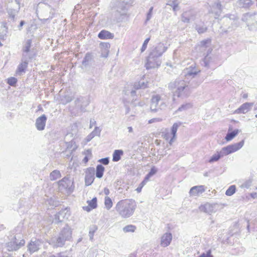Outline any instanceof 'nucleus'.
Instances as JSON below:
<instances>
[{"mask_svg":"<svg viewBox=\"0 0 257 257\" xmlns=\"http://www.w3.org/2000/svg\"><path fill=\"white\" fill-rule=\"evenodd\" d=\"M252 180L251 179H249L242 182L239 185L241 188H249L252 184Z\"/></svg>","mask_w":257,"mask_h":257,"instance_id":"nucleus-39","label":"nucleus"},{"mask_svg":"<svg viewBox=\"0 0 257 257\" xmlns=\"http://www.w3.org/2000/svg\"><path fill=\"white\" fill-rule=\"evenodd\" d=\"M162 121V119L160 118H154L149 120V123H152L155 122H160Z\"/></svg>","mask_w":257,"mask_h":257,"instance_id":"nucleus-59","label":"nucleus"},{"mask_svg":"<svg viewBox=\"0 0 257 257\" xmlns=\"http://www.w3.org/2000/svg\"><path fill=\"white\" fill-rule=\"evenodd\" d=\"M25 243V240L21 237L20 234L16 235L14 237L7 243V248L10 251H16L24 246Z\"/></svg>","mask_w":257,"mask_h":257,"instance_id":"nucleus-10","label":"nucleus"},{"mask_svg":"<svg viewBox=\"0 0 257 257\" xmlns=\"http://www.w3.org/2000/svg\"><path fill=\"white\" fill-rule=\"evenodd\" d=\"M40 245L41 241L39 240H36L34 241H31L27 246L28 250L32 254L39 250Z\"/></svg>","mask_w":257,"mask_h":257,"instance_id":"nucleus-21","label":"nucleus"},{"mask_svg":"<svg viewBox=\"0 0 257 257\" xmlns=\"http://www.w3.org/2000/svg\"><path fill=\"white\" fill-rule=\"evenodd\" d=\"M100 48H101V57H107L108 53H109V49L110 48V44L109 43H101L100 44Z\"/></svg>","mask_w":257,"mask_h":257,"instance_id":"nucleus-26","label":"nucleus"},{"mask_svg":"<svg viewBox=\"0 0 257 257\" xmlns=\"http://www.w3.org/2000/svg\"><path fill=\"white\" fill-rule=\"evenodd\" d=\"M163 97L160 96L159 94H154L152 96L150 106V109L152 112H155L158 110L159 101H162L163 100Z\"/></svg>","mask_w":257,"mask_h":257,"instance_id":"nucleus-14","label":"nucleus"},{"mask_svg":"<svg viewBox=\"0 0 257 257\" xmlns=\"http://www.w3.org/2000/svg\"><path fill=\"white\" fill-rule=\"evenodd\" d=\"M241 20L245 23L250 30H255L257 29L256 13H245L243 15Z\"/></svg>","mask_w":257,"mask_h":257,"instance_id":"nucleus-9","label":"nucleus"},{"mask_svg":"<svg viewBox=\"0 0 257 257\" xmlns=\"http://www.w3.org/2000/svg\"><path fill=\"white\" fill-rule=\"evenodd\" d=\"M211 59H211V57H210L208 55V54H207L205 57V58H204V60H203V63H204V65L205 67H209Z\"/></svg>","mask_w":257,"mask_h":257,"instance_id":"nucleus-47","label":"nucleus"},{"mask_svg":"<svg viewBox=\"0 0 257 257\" xmlns=\"http://www.w3.org/2000/svg\"><path fill=\"white\" fill-rule=\"evenodd\" d=\"M61 175L60 171L57 170L53 171L50 174V179L52 181L57 180L61 178Z\"/></svg>","mask_w":257,"mask_h":257,"instance_id":"nucleus-34","label":"nucleus"},{"mask_svg":"<svg viewBox=\"0 0 257 257\" xmlns=\"http://www.w3.org/2000/svg\"><path fill=\"white\" fill-rule=\"evenodd\" d=\"M224 3V0H218V2L216 3H214L210 8L209 10L210 13H212L215 14V18L217 19L220 16L222 8H221V3Z\"/></svg>","mask_w":257,"mask_h":257,"instance_id":"nucleus-15","label":"nucleus"},{"mask_svg":"<svg viewBox=\"0 0 257 257\" xmlns=\"http://www.w3.org/2000/svg\"><path fill=\"white\" fill-rule=\"evenodd\" d=\"M211 40L210 39L204 40L200 42L199 45L200 50L201 51L205 50L206 49L210 47Z\"/></svg>","mask_w":257,"mask_h":257,"instance_id":"nucleus-29","label":"nucleus"},{"mask_svg":"<svg viewBox=\"0 0 257 257\" xmlns=\"http://www.w3.org/2000/svg\"><path fill=\"white\" fill-rule=\"evenodd\" d=\"M96 124V121L93 119H91L90 120L89 128H92L93 125Z\"/></svg>","mask_w":257,"mask_h":257,"instance_id":"nucleus-63","label":"nucleus"},{"mask_svg":"<svg viewBox=\"0 0 257 257\" xmlns=\"http://www.w3.org/2000/svg\"><path fill=\"white\" fill-rule=\"evenodd\" d=\"M92 55L90 53H87L85 55V56L82 61L83 65L85 66L88 65L89 64V63L92 60Z\"/></svg>","mask_w":257,"mask_h":257,"instance_id":"nucleus-38","label":"nucleus"},{"mask_svg":"<svg viewBox=\"0 0 257 257\" xmlns=\"http://www.w3.org/2000/svg\"><path fill=\"white\" fill-rule=\"evenodd\" d=\"M244 145V141L242 140L239 143H235L232 145H228L225 147H223L219 152L214 154L209 159V162L210 163L216 162L219 160L220 158L223 156L228 155L231 153H234L240 149H241Z\"/></svg>","mask_w":257,"mask_h":257,"instance_id":"nucleus-3","label":"nucleus"},{"mask_svg":"<svg viewBox=\"0 0 257 257\" xmlns=\"http://www.w3.org/2000/svg\"><path fill=\"white\" fill-rule=\"evenodd\" d=\"M27 66L28 62L25 61L23 62H22L18 66V70L17 71V73L21 75L22 73L24 72L26 68L27 67Z\"/></svg>","mask_w":257,"mask_h":257,"instance_id":"nucleus-37","label":"nucleus"},{"mask_svg":"<svg viewBox=\"0 0 257 257\" xmlns=\"http://www.w3.org/2000/svg\"><path fill=\"white\" fill-rule=\"evenodd\" d=\"M39 20L42 24H48L54 17L55 11L49 5H45L40 11Z\"/></svg>","mask_w":257,"mask_h":257,"instance_id":"nucleus-7","label":"nucleus"},{"mask_svg":"<svg viewBox=\"0 0 257 257\" xmlns=\"http://www.w3.org/2000/svg\"><path fill=\"white\" fill-rule=\"evenodd\" d=\"M128 2H118L112 9V15L117 22H122L123 18L126 15V6Z\"/></svg>","mask_w":257,"mask_h":257,"instance_id":"nucleus-6","label":"nucleus"},{"mask_svg":"<svg viewBox=\"0 0 257 257\" xmlns=\"http://www.w3.org/2000/svg\"><path fill=\"white\" fill-rule=\"evenodd\" d=\"M223 26H221V33L230 32L238 27V18L235 15L227 14L222 19Z\"/></svg>","mask_w":257,"mask_h":257,"instance_id":"nucleus-5","label":"nucleus"},{"mask_svg":"<svg viewBox=\"0 0 257 257\" xmlns=\"http://www.w3.org/2000/svg\"><path fill=\"white\" fill-rule=\"evenodd\" d=\"M251 0H239L237 5L241 8H248L251 4Z\"/></svg>","mask_w":257,"mask_h":257,"instance_id":"nucleus-36","label":"nucleus"},{"mask_svg":"<svg viewBox=\"0 0 257 257\" xmlns=\"http://www.w3.org/2000/svg\"><path fill=\"white\" fill-rule=\"evenodd\" d=\"M104 205L107 210H109L112 206V201L109 197H105L104 200Z\"/></svg>","mask_w":257,"mask_h":257,"instance_id":"nucleus-42","label":"nucleus"},{"mask_svg":"<svg viewBox=\"0 0 257 257\" xmlns=\"http://www.w3.org/2000/svg\"><path fill=\"white\" fill-rule=\"evenodd\" d=\"M157 172V169L155 167H153L151 168L150 171L149 172V175H151V176L155 175Z\"/></svg>","mask_w":257,"mask_h":257,"instance_id":"nucleus-56","label":"nucleus"},{"mask_svg":"<svg viewBox=\"0 0 257 257\" xmlns=\"http://www.w3.org/2000/svg\"><path fill=\"white\" fill-rule=\"evenodd\" d=\"M101 131V130L99 127L96 126L91 134L94 137L95 136H100Z\"/></svg>","mask_w":257,"mask_h":257,"instance_id":"nucleus-48","label":"nucleus"},{"mask_svg":"<svg viewBox=\"0 0 257 257\" xmlns=\"http://www.w3.org/2000/svg\"><path fill=\"white\" fill-rule=\"evenodd\" d=\"M192 107V105L190 103H186L182 104L180 107L178 108L177 111H182L186 110Z\"/></svg>","mask_w":257,"mask_h":257,"instance_id":"nucleus-46","label":"nucleus"},{"mask_svg":"<svg viewBox=\"0 0 257 257\" xmlns=\"http://www.w3.org/2000/svg\"><path fill=\"white\" fill-rule=\"evenodd\" d=\"M150 40V38H147L144 42L143 46L141 48V52H144L147 48L148 44Z\"/></svg>","mask_w":257,"mask_h":257,"instance_id":"nucleus-53","label":"nucleus"},{"mask_svg":"<svg viewBox=\"0 0 257 257\" xmlns=\"http://www.w3.org/2000/svg\"><path fill=\"white\" fill-rule=\"evenodd\" d=\"M239 132L237 129L234 130L231 132H228L225 138L226 141L229 142L231 141Z\"/></svg>","mask_w":257,"mask_h":257,"instance_id":"nucleus-30","label":"nucleus"},{"mask_svg":"<svg viewBox=\"0 0 257 257\" xmlns=\"http://www.w3.org/2000/svg\"><path fill=\"white\" fill-rule=\"evenodd\" d=\"M205 191V188L204 186H195L190 189L189 194L191 196H197L203 193Z\"/></svg>","mask_w":257,"mask_h":257,"instance_id":"nucleus-20","label":"nucleus"},{"mask_svg":"<svg viewBox=\"0 0 257 257\" xmlns=\"http://www.w3.org/2000/svg\"><path fill=\"white\" fill-rule=\"evenodd\" d=\"M20 0H15L8 5L7 13L8 15V19L10 21L15 22L16 20V17L20 11Z\"/></svg>","mask_w":257,"mask_h":257,"instance_id":"nucleus-8","label":"nucleus"},{"mask_svg":"<svg viewBox=\"0 0 257 257\" xmlns=\"http://www.w3.org/2000/svg\"><path fill=\"white\" fill-rule=\"evenodd\" d=\"M7 37V31L4 34H3L0 35V39L1 40H5Z\"/></svg>","mask_w":257,"mask_h":257,"instance_id":"nucleus-64","label":"nucleus"},{"mask_svg":"<svg viewBox=\"0 0 257 257\" xmlns=\"http://www.w3.org/2000/svg\"><path fill=\"white\" fill-rule=\"evenodd\" d=\"M181 20L184 23H189V18L188 13L184 12L181 15Z\"/></svg>","mask_w":257,"mask_h":257,"instance_id":"nucleus-49","label":"nucleus"},{"mask_svg":"<svg viewBox=\"0 0 257 257\" xmlns=\"http://www.w3.org/2000/svg\"><path fill=\"white\" fill-rule=\"evenodd\" d=\"M199 72L195 67H190L184 70L183 73L187 77H194Z\"/></svg>","mask_w":257,"mask_h":257,"instance_id":"nucleus-24","label":"nucleus"},{"mask_svg":"<svg viewBox=\"0 0 257 257\" xmlns=\"http://www.w3.org/2000/svg\"><path fill=\"white\" fill-rule=\"evenodd\" d=\"M123 154V151L121 150H115L112 155V161L117 162L120 160L121 156Z\"/></svg>","mask_w":257,"mask_h":257,"instance_id":"nucleus-28","label":"nucleus"},{"mask_svg":"<svg viewBox=\"0 0 257 257\" xmlns=\"http://www.w3.org/2000/svg\"><path fill=\"white\" fill-rule=\"evenodd\" d=\"M136 226L133 225H127L124 226L122 230L125 233L126 232H134L136 230Z\"/></svg>","mask_w":257,"mask_h":257,"instance_id":"nucleus-40","label":"nucleus"},{"mask_svg":"<svg viewBox=\"0 0 257 257\" xmlns=\"http://www.w3.org/2000/svg\"><path fill=\"white\" fill-rule=\"evenodd\" d=\"M113 36V34L106 30H102L98 35V38L100 39H112Z\"/></svg>","mask_w":257,"mask_h":257,"instance_id":"nucleus-27","label":"nucleus"},{"mask_svg":"<svg viewBox=\"0 0 257 257\" xmlns=\"http://www.w3.org/2000/svg\"><path fill=\"white\" fill-rule=\"evenodd\" d=\"M181 122H176L173 124L171 128V134L172 135V138L170 139L169 141V144L170 145H171L172 142H174V140H175L177 131L178 130V127L181 125Z\"/></svg>","mask_w":257,"mask_h":257,"instance_id":"nucleus-25","label":"nucleus"},{"mask_svg":"<svg viewBox=\"0 0 257 257\" xmlns=\"http://www.w3.org/2000/svg\"><path fill=\"white\" fill-rule=\"evenodd\" d=\"M32 40L30 39L27 40L23 47V52L25 53H28L30 51V48L31 46Z\"/></svg>","mask_w":257,"mask_h":257,"instance_id":"nucleus-41","label":"nucleus"},{"mask_svg":"<svg viewBox=\"0 0 257 257\" xmlns=\"http://www.w3.org/2000/svg\"><path fill=\"white\" fill-rule=\"evenodd\" d=\"M186 13H188V18H189V22L191 20H194L195 18V14L192 11H189L185 12Z\"/></svg>","mask_w":257,"mask_h":257,"instance_id":"nucleus-50","label":"nucleus"},{"mask_svg":"<svg viewBox=\"0 0 257 257\" xmlns=\"http://www.w3.org/2000/svg\"><path fill=\"white\" fill-rule=\"evenodd\" d=\"M94 138V137L93 136V135L90 133V134H89L87 137L86 138L85 140H86V142H90L93 138Z\"/></svg>","mask_w":257,"mask_h":257,"instance_id":"nucleus-61","label":"nucleus"},{"mask_svg":"<svg viewBox=\"0 0 257 257\" xmlns=\"http://www.w3.org/2000/svg\"><path fill=\"white\" fill-rule=\"evenodd\" d=\"M70 214L69 209L66 208L62 209L57 214H56L54 221L55 222L59 223L62 222L63 219H67L70 216Z\"/></svg>","mask_w":257,"mask_h":257,"instance_id":"nucleus-13","label":"nucleus"},{"mask_svg":"<svg viewBox=\"0 0 257 257\" xmlns=\"http://www.w3.org/2000/svg\"><path fill=\"white\" fill-rule=\"evenodd\" d=\"M94 231H95V230H90V231L89 232V236L90 240H92L93 239Z\"/></svg>","mask_w":257,"mask_h":257,"instance_id":"nucleus-62","label":"nucleus"},{"mask_svg":"<svg viewBox=\"0 0 257 257\" xmlns=\"http://www.w3.org/2000/svg\"><path fill=\"white\" fill-rule=\"evenodd\" d=\"M168 88L173 91L174 96L185 98L188 97L191 93V89L189 82L182 78H179L168 84Z\"/></svg>","mask_w":257,"mask_h":257,"instance_id":"nucleus-1","label":"nucleus"},{"mask_svg":"<svg viewBox=\"0 0 257 257\" xmlns=\"http://www.w3.org/2000/svg\"><path fill=\"white\" fill-rule=\"evenodd\" d=\"M104 171V167L101 165H98L96 166V177L98 178H101L103 176Z\"/></svg>","mask_w":257,"mask_h":257,"instance_id":"nucleus-35","label":"nucleus"},{"mask_svg":"<svg viewBox=\"0 0 257 257\" xmlns=\"http://www.w3.org/2000/svg\"><path fill=\"white\" fill-rule=\"evenodd\" d=\"M47 119L45 114H43L36 119L35 126L38 131H43L45 129Z\"/></svg>","mask_w":257,"mask_h":257,"instance_id":"nucleus-17","label":"nucleus"},{"mask_svg":"<svg viewBox=\"0 0 257 257\" xmlns=\"http://www.w3.org/2000/svg\"><path fill=\"white\" fill-rule=\"evenodd\" d=\"M71 238L72 230L67 225L62 229L58 237H54L51 239L50 244L54 247H62L65 244L66 241H69Z\"/></svg>","mask_w":257,"mask_h":257,"instance_id":"nucleus-4","label":"nucleus"},{"mask_svg":"<svg viewBox=\"0 0 257 257\" xmlns=\"http://www.w3.org/2000/svg\"><path fill=\"white\" fill-rule=\"evenodd\" d=\"M153 10V7L150 8V9H149V11L147 14V18L146 20V23H147L148 21H149L152 18Z\"/></svg>","mask_w":257,"mask_h":257,"instance_id":"nucleus-54","label":"nucleus"},{"mask_svg":"<svg viewBox=\"0 0 257 257\" xmlns=\"http://www.w3.org/2000/svg\"><path fill=\"white\" fill-rule=\"evenodd\" d=\"M137 203L133 199H124L118 201L115 210L122 218H126L132 216L136 209Z\"/></svg>","mask_w":257,"mask_h":257,"instance_id":"nucleus-2","label":"nucleus"},{"mask_svg":"<svg viewBox=\"0 0 257 257\" xmlns=\"http://www.w3.org/2000/svg\"><path fill=\"white\" fill-rule=\"evenodd\" d=\"M99 162L103 165H106L109 163V159L108 158H102L99 160Z\"/></svg>","mask_w":257,"mask_h":257,"instance_id":"nucleus-57","label":"nucleus"},{"mask_svg":"<svg viewBox=\"0 0 257 257\" xmlns=\"http://www.w3.org/2000/svg\"><path fill=\"white\" fill-rule=\"evenodd\" d=\"M17 81V79L15 77H11L8 79V83L11 86H14Z\"/></svg>","mask_w":257,"mask_h":257,"instance_id":"nucleus-51","label":"nucleus"},{"mask_svg":"<svg viewBox=\"0 0 257 257\" xmlns=\"http://www.w3.org/2000/svg\"><path fill=\"white\" fill-rule=\"evenodd\" d=\"M167 49L168 47L165 46L163 43H159L152 49L149 54L155 58H160Z\"/></svg>","mask_w":257,"mask_h":257,"instance_id":"nucleus-11","label":"nucleus"},{"mask_svg":"<svg viewBox=\"0 0 257 257\" xmlns=\"http://www.w3.org/2000/svg\"><path fill=\"white\" fill-rule=\"evenodd\" d=\"M235 190L236 188L235 185H231L227 189L225 194L227 196H231L235 192Z\"/></svg>","mask_w":257,"mask_h":257,"instance_id":"nucleus-44","label":"nucleus"},{"mask_svg":"<svg viewBox=\"0 0 257 257\" xmlns=\"http://www.w3.org/2000/svg\"><path fill=\"white\" fill-rule=\"evenodd\" d=\"M94 179V169L89 168L86 172L85 177V184L86 186L90 185Z\"/></svg>","mask_w":257,"mask_h":257,"instance_id":"nucleus-16","label":"nucleus"},{"mask_svg":"<svg viewBox=\"0 0 257 257\" xmlns=\"http://www.w3.org/2000/svg\"><path fill=\"white\" fill-rule=\"evenodd\" d=\"M73 99V97L69 95L65 94L63 95L60 99V103L63 105H65L68 103L71 102Z\"/></svg>","mask_w":257,"mask_h":257,"instance_id":"nucleus-33","label":"nucleus"},{"mask_svg":"<svg viewBox=\"0 0 257 257\" xmlns=\"http://www.w3.org/2000/svg\"><path fill=\"white\" fill-rule=\"evenodd\" d=\"M160 96L163 97V100L162 101H159V105L158 106V109L160 108L162 109L166 107L168 101V98L165 94L163 93L160 94Z\"/></svg>","mask_w":257,"mask_h":257,"instance_id":"nucleus-31","label":"nucleus"},{"mask_svg":"<svg viewBox=\"0 0 257 257\" xmlns=\"http://www.w3.org/2000/svg\"><path fill=\"white\" fill-rule=\"evenodd\" d=\"M84 98L82 97H79L77 98L75 100V103L77 107H81V103L83 101Z\"/></svg>","mask_w":257,"mask_h":257,"instance_id":"nucleus-52","label":"nucleus"},{"mask_svg":"<svg viewBox=\"0 0 257 257\" xmlns=\"http://www.w3.org/2000/svg\"><path fill=\"white\" fill-rule=\"evenodd\" d=\"M70 184L71 181L68 178L65 177L59 181V189L61 191H69Z\"/></svg>","mask_w":257,"mask_h":257,"instance_id":"nucleus-19","label":"nucleus"},{"mask_svg":"<svg viewBox=\"0 0 257 257\" xmlns=\"http://www.w3.org/2000/svg\"><path fill=\"white\" fill-rule=\"evenodd\" d=\"M135 89H145L148 87V82L144 81H140L139 82H136L134 85Z\"/></svg>","mask_w":257,"mask_h":257,"instance_id":"nucleus-32","label":"nucleus"},{"mask_svg":"<svg viewBox=\"0 0 257 257\" xmlns=\"http://www.w3.org/2000/svg\"><path fill=\"white\" fill-rule=\"evenodd\" d=\"M88 204L90 207L91 208V209H94L96 208L97 207V199L96 197L93 198L91 200H88L87 201Z\"/></svg>","mask_w":257,"mask_h":257,"instance_id":"nucleus-45","label":"nucleus"},{"mask_svg":"<svg viewBox=\"0 0 257 257\" xmlns=\"http://www.w3.org/2000/svg\"><path fill=\"white\" fill-rule=\"evenodd\" d=\"M199 257H213V255L211 254V251L209 250L207 251L206 253H202Z\"/></svg>","mask_w":257,"mask_h":257,"instance_id":"nucleus-58","label":"nucleus"},{"mask_svg":"<svg viewBox=\"0 0 257 257\" xmlns=\"http://www.w3.org/2000/svg\"><path fill=\"white\" fill-rule=\"evenodd\" d=\"M172 240V234L170 232H166L161 237L160 245L163 247L169 246Z\"/></svg>","mask_w":257,"mask_h":257,"instance_id":"nucleus-18","label":"nucleus"},{"mask_svg":"<svg viewBox=\"0 0 257 257\" xmlns=\"http://www.w3.org/2000/svg\"><path fill=\"white\" fill-rule=\"evenodd\" d=\"M161 64L160 58H157L149 54L147 59V62L145 66L147 69L159 67Z\"/></svg>","mask_w":257,"mask_h":257,"instance_id":"nucleus-12","label":"nucleus"},{"mask_svg":"<svg viewBox=\"0 0 257 257\" xmlns=\"http://www.w3.org/2000/svg\"><path fill=\"white\" fill-rule=\"evenodd\" d=\"M195 28L199 34L204 33L206 32L207 30V28L204 25L200 26V25H196Z\"/></svg>","mask_w":257,"mask_h":257,"instance_id":"nucleus-43","label":"nucleus"},{"mask_svg":"<svg viewBox=\"0 0 257 257\" xmlns=\"http://www.w3.org/2000/svg\"><path fill=\"white\" fill-rule=\"evenodd\" d=\"M215 205H213L208 203H206L199 206V209L200 211L206 213H211L214 212Z\"/></svg>","mask_w":257,"mask_h":257,"instance_id":"nucleus-23","label":"nucleus"},{"mask_svg":"<svg viewBox=\"0 0 257 257\" xmlns=\"http://www.w3.org/2000/svg\"><path fill=\"white\" fill-rule=\"evenodd\" d=\"M253 103L246 102L242 104L238 108L235 110L236 113H245L247 112L253 106Z\"/></svg>","mask_w":257,"mask_h":257,"instance_id":"nucleus-22","label":"nucleus"},{"mask_svg":"<svg viewBox=\"0 0 257 257\" xmlns=\"http://www.w3.org/2000/svg\"><path fill=\"white\" fill-rule=\"evenodd\" d=\"M49 257H68L67 255L66 254L65 252H60L56 255H51Z\"/></svg>","mask_w":257,"mask_h":257,"instance_id":"nucleus-55","label":"nucleus"},{"mask_svg":"<svg viewBox=\"0 0 257 257\" xmlns=\"http://www.w3.org/2000/svg\"><path fill=\"white\" fill-rule=\"evenodd\" d=\"M73 145H75V142H74L72 141H71L68 143H66L67 149H71L72 148Z\"/></svg>","mask_w":257,"mask_h":257,"instance_id":"nucleus-60","label":"nucleus"}]
</instances>
